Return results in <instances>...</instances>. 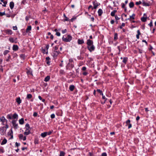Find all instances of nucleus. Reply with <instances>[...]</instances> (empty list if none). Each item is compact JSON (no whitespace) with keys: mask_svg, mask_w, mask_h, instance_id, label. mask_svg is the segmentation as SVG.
<instances>
[{"mask_svg":"<svg viewBox=\"0 0 156 156\" xmlns=\"http://www.w3.org/2000/svg\"><path fill=\"white\" fill-rule=\"evenodd\" d=\"M65 154V153L64 152L62 151H61L60 152L59 156H64Z\"/></svg>","mask_w":156,"mask_h":156,"instance_id":"34","label":"nucleus"},{"mask_svg":"<svg viewBox=\"0 0 156 156\" xmlns=\"http://www.w3.org/2000/svg\"><path fill=\"white\" fill-rule=\"evenodd\" d=\"M135 15L134 14H133L132 16H130V18H128V19H126V20H130V19H135Z\"/></svg>","mask_w":156,"mask_h":156,"instance_id":"16","label":"nucleus"},{"mask_svg":"<svg viewBox=\"0 0 156 156\" xmlns=\"http://www.w3.org/2000/svg\"><path fill=\"white\" fill-rule=\"evenodd\" d=\"M50 79L49 76H47L44 79V81L45 82H47L49 81Z\"/></svg>","mask_w":156,"mask_h":156,"instance_id":"23","label":"nucleus"},{"mask_svg":"<svg viewBox=\"0 0 156 156\" xmlns=\"http://www.w3.org/2000/svg\"><path fill=\"white\" fill-rule=\"evenodd\" d=\"M87 47L90 52H92L95 49V47L93 45L91 46H87Z\"/></svg>","mask_w":156,"mask_h":156,"instance_id":"2","label":"nucleus"},{"mask_svg":"<svg viewBox=\"0 0 156 156\" xmlns=\"http://www.w3.org/2000/svg\"><path fill=\"white\" fill-rule=\"evenodd\" d=\"M5 14V12H0V15L1 16H2Z\"/></svg>","mask_w":156,"mask_h":156,"instance_id":"49","label":"nucleus"},{"mask_svg":"<svg viewBox=\"0 0 156 156\" xmlns=\"http://www.w3.org/2000/svg\"><path fill=\"white\" fill-rule=\"evenodd\" d=\"M75 87L73 85H71L70 86L69 89L71 91H73Z\"/></svg>","mask_w":156,"mask_h":156,"instance_id":"21","label":"nucleus"},{"mask_svg":"<svg viewBox=\"0 0 156 156\" xmlns=\"http://www.w3.org/2000/svg\"><path fill=\"white\" fill-rule=\"evenodd\" d=\"M28 75H32V72L30 70H28L27 72Z\"/></svg>","mask_w":156,"mask_h":156,"instance_id":"37","label":"nucleus"},{"mask_svg":"<svg viewBox=\"0 0 156 156\" xmlns=\"http://www.w3.org/2000/svg\"><path fill=\"white\" fill-rule=\"evenodd\" d=\"M9 40L10 42L12 43H13L14 42L13 38L12 37L9 38Z\"/></svg>","mask_w":156,"mask_h":156,"instance_id":"36","label":"nucleus"},{"mask_svg":"<svg viewBox=\"0 0 156 156\" xmlns=\"http://www.w3.org/2000/svg\"><path fill=\"white\" fill-rule=\"evenodd\" d=\"M139 51L140 53H142V50L140 49H139Z\"/></svg>","mask_w":156,"mask_h":156,"instance_id":"64","label":"nucleus"},{"mask_svg":"<svg viewBox=\"0 0 156 156\" xmlns=\"http://www.w3.org/2000/svg\"><path fill=\"white\" fill-rule=\"evenodd\" d=\"M102 96V98H103V99H105V100L104 102V103H105V102L106 101V99L105 97V96H103V95Z\"/></svg>","mask_w":156,"mask_h":156,"instance_id":"57","label":"nucleus"},{"mask_svg":"<svg viewBox=\"0 0 156 156\" xmlns=\"http://www.w3.org/2000/svg\"><path fill=\"white\" fill-rule=\"evenodd\" d=\"M69 61L70 62H73V59L70 58L69 59Z\"/></svg>","mask_w":156,"mask_h":156,"instance_id":"63","label":"nucleus"},{"mask_svg":"<svg viewBox=\"0 0 156 156\" xmlns=\"http://www.w3.org/2000/svg\"><path fill=\"white\" fill-rule=\"evenodd\" d=\"M13 134V131H12V129H11V132H8V136H11V135H12Z\"/></svg>","mask_w":156,"mask_h":156,"instance_id":"40","label":"nucleus"},{"mask_svg":"<svg viewBox=\"0 0 156 156\" xmlns=\"http://www.w3.org/2000/svg\"><path fill=\"white\" fill-rule=\"evenodd\" d=\"M25 128L27 130H29L30 127L28 123H27L25 125Z\"/></svg>","mask_w":156,"mask_h":156,"instance_id":"27","label":"nucleus"},{"mask_svg":"<svg viewBox=\"0 0 156 156\" xmlns=\"http://www.w3.org/2000/svg\"><path fill=\"white\" fill-rule=\"evenodd\" d=\"M115 18L116 20H118L120 19V18H119L117 16H115Z\"/></svg>","mask_w":156,"mask_h":156,"instance_id":"61","label":"nucleus"},{"mask_svg":"<svg viewBox=\"0 0 156 156\" xmlns=\"http://www.w3.org/2000/svg\"><path fill=\"white\" fill-rule=\"evenodd\" d=\"M32 97V95L30 94H27V98L28 99H30Z\"/></svg>","mask_w":156,"mask_h":156,"instance_id":"29","label":"nucleus"},{"mask_svg":"<svg viewBox=\"0 0 156 156\" xmlns=\"http://www.w3.org/2000/svg\"><path fill=\"white\" fill-rule=\"evenodd\" d=\"M130 120H128L126 122V126H128V129H130L132 127V125L130 123Z\"/></svg>","mask_w":156,"mask_h":156,"instance_id":"6","label":"nucleus"},{"mask_svg":"<svg viewBox=\"0 0 156 156\" xmlns=\"http://www.w3.org/2000/svg\"><path fill=\"white\" fill-rule=\"evenodd\" d=\"M11 58V56L10 55H9L8 57V58L7 59H6V61H9V59Z\"/></svg>","mask_w":156,"mask_h":156,"instance_id":"60","label":"nucleus"},{"mask_svg":"<svg viewBox=\"0 0 156 156\" xmlns=\"http://www.w3.org/2000/svg\"><path fill=\"white\" fill-rule=\"evenodd\" d=\"M56 35L58 36H59L60 35V33L59 32H56Z\"/></svg>","mask_w":156,"mask_h":156,"instance_id":"51","label":"nucleus"},{"mask_svg":"<svg viewBox=\"0 0 156 156\" xmlns=\"http://www.w3.org/2000/svg\"><path fill=\"white\" fill-rule=\"evenodd\" d=\"M3 2V3H4V5H2V6H4V7H5V6H6V4H7V2Z\"/></svg>","mask_w":156,"mask_h":156,"instance_id":"50","label":"nucleus"},{"mask_svg":"<svg viewBox=\"0 0 156 156\" xmlns=\"http://www.w3.org/2000/svg\"><path fill=\"white\" fill-rule=\"evenodd\" d=\"M84 42L83 40H80V39L78 40V43L79 44H82Z\"/></svg>","mask_w":156,"mask_h":156,"instance_id":"12","label":"nucleus"},{"mask_svg":"<svg viewBox=\"0 0 156 156\" xmlns=\"http://www.w3.org/2000/svg\"><path fill=\"white\" fill-rule=\"evenodd\" d=\"M10 8L11 9H12L14 6V3L13 2H12L10 3L9 4Z\"/></svg>","mask_w":156,"mask_h":156,"instance_id":"10","label":"nucleus"},{"mask_svg":"<svg viewBox=\"0 0 156 156\" xmlns=\"http://www.w3.org/2000/svg\"><path fill=\"white\" fill-rule=\"evenodd\" d=\"M30 18V16H27L26 17V20L27 21L28 20H29V18Z\"/></svg>","mask_w":156,"mask_h":156,"instance_id":"53","label":"nucleus"},{"mask_svg":"<svg viewBox=\"0 0 156 156\" xmlns=\"http://www.w3.org/2000/svg\"><path fill=\"white\" fill-rule=\"evenodd\" d=\"M6 33L8 34L11 35L12 34V31L11 30H6Z\"/></svg>","mask_w":156,"mask_h":156,"instance_id":"13","label":"nucleus"},{"mask_svg":"<svg viewBox=\"0 0 156 156\" xmlns=\"http://www.w3.org/2000/svg\"><path fill=\"white\" fill-rule=\"evenodd\" d=\"M147 17H143L141 18V20L143 22H145L147 20Z\"/></svg>","mask_w":156,"mask_h":156,"instance_id":"19","label":"nucleus"},{"mask_svg":"<svg viewBox=\"0 0 156 156\" xmlns=\"http://www.w3.org/2000/svg\"><path fill=\"white\" fill-rule=\"evenodd\" d=\"M15 144H16V146H17V147H18V146H19L20 145V144L18 143L17 142Z\"/></svg>","mask_w":156,"mask_h":156,"instance_id":"58","label":"nucleus"},{"mask_svg":"<svg viewBox=\"0 0 156 156\" xmlns=\"http://www.w3.org/2000/svg\"><path fill=\"white\" fill-rule=\"evenodd\" d=\"M137 34L136 35V38L138 39L139 38V35L140 34V33L139 30H137Z\"/></svg>","mask_w":156,"mask_h":156,"instance_id":"22","label":"nucleus"},{"mask_svg":"<svg viewBox=\"0 0 156 156\" xmlns=\"http://www.w3.org/2000/svg\"><path fill=\"white\" fill-rule=\"evenodd\" d=\"M125 25V24L124 23H122V25L120 27V29H122V27H124Z\"/></svg>","mask_w":156,"mask_h":156,"instance_id":"45","label":"nucleus"},{"mask_svg":"<svg viewBox=\"0 0 156 156\" xmlns=\"http://www.w3.org/2000/svg\"><path fill=\"white\" fill-rule=\"evenodd\" d=\"M134 4L133 2H131L129 3V6L130 8H133L134 6Z\"/></svg>","mask_w":156,"mask_h":156,"instance_id":"26","label":"nucleus"},{"mask_svg":"<svg viewBox=\"0 0 156 156\" xmlns=\"http://www.w3.org/2000/svg\"><path fill=\"white\" fill-rule=\"evenodd\" d=\"M12 116L11 114H9L7 116V118L9 119H12Z\"/></svg>","mask_w":156,"mask_h":156,"instance_id":"35","label":"nucleus"},{"mask_svg":"<svg viewBox=\"0 0 156 156\" xmlns=\"http://www.w3.org/2000/svg\"><path fill=\"white\" fill-rule=\"evenodd\" d=\"M9 52V50H5L4 52V53H3V54L4 55H6L7 53H8Z\"/></svg>","mask_w":156,"mask_h":156,"instance_id":"39","label":"nucleus"},{"mask_svg":"<svg viewBox=\"0 0 156 156\" xmlns=\"http://www.w3.org/2000/svg\"><path fill=\"white\" fill-rule=\"evenodd\" d=\"M118 39V35L117 33H115L114 34V40H116Z\"/></svg>","mask_w":156,"mask_h":156,"instance_id":"33","label":"nucleus"},{"mask_svg":"<svg viewBox=\"0 0 156 156\" xmlns=\"http://www.w3.org/2000/svg\"><path fill=\"white\" fill-rule=\"evenodd\" d=\"M7 140L5 139H4L2 140V145H3L7 143Z\"/></svg>","mask_w":156,"mask_h":156,"instance_id":"25","label":"nucleus"},{"mask_svg":"<svg viewBox=\"0 0 156 156\" xmlns=\"http://www.w3.org/2000/svg\"><path fill=\"white\" fill-rule=\"evenodd\" d=\"M60 52L57 51H54L53 53V56L54 57H56L59 54Z\"/></svg>","mask_w":156,"mask_h":156,"instance_id":"7","label":"nucleus"},{"mask_svg":"<svg viewBox=\"0 0 156 156\" xmlns=\"http://www.w3.org/2000/svg\"><path fill=\"white\" fill-rule=\"evenodd\" d=\"M98 15L99 16H101L103 13L102 10L101 9H99L98 10Z\"/></svg>","mask_w":156,"mask_h":156,"instance_id":"18","label":"nucleus"},{"mask_svg":"<svg viewBox=\"0 0 156 156\" xmlns=\"http://www.w3.org/2000/svg\"><path fill=\"white\" fill-rule=\"evenodd\" d=\"M12 49L14 51H16L18 49V47L17 45H14L13 46Z\"/></svg>","mask_w":156,"mask_h":156,"instance_id":"9","label":"nucleus"},{"mask_svg":"<svg viewBox=\"0 0 156 156\" xmlns=\"http://www.w3.org/2000/svg\"><path fill=\"white\" fill-rule=\"evenodd\" d=\"M23 135L22 134H20L19 135V137L20 139H23Z\"/></svg>","mask_w":156,"mask_h":156,"instance_id":"41","label":"nucleus"},{"mask_svg":"<svg viewBox=\"0 0 156 156\" xmlns=\"http://www.w3.org/2000/svg\"><path fill=\"white\" fill-rule=\"evenodd\" d=\"M0 120L2 123H4L7 122V120L5 119L4 116H2L0 118Z\"/></svg>","mask_w":156,"mask_h":156,"instance_id":"8","label":"nucleus"},{"mask_svg":"<svg viewBox=\"0 0 156 156\" xmlns=\"http://www.w3.org/2000/svg\"><path fill=\"white\" fill-rule=\"evenodd\" d=\"M142 4L143 5L145 6H149L150 5L149 4L147 3H146V2H143L142 3Z\"/></svg>","mask_w":156,"mask_h":156,"instance_id":"32","label":"nucleus"},{"mask_svg":"<svg viewBox=\"0 0 156 156\" xmlns=\"http://www.w3.org/2000/svg\"><path fill=\"white\" fill-rule=\"evenodd\" d=\"M149 25L150 26V27H151L152 26V21H151L149 24Z\"/></svg>","mask_w":156,"mask_h":156,"instance_id":"59","label":"nucleus"},{"mask_svg":"<svg viewBox=\"0 0 156 156\" xmlns=\"http://www.w3.org/2000/svg\"><path fill=\"white\" fill-rule=\"evenodd\" d=\"M93 42L92 40H91L90 39H88L87 41V46H91L93 44Z\"/></svg>","mask_w":156,"mask_h":156,"instance_id":"5","label":"nucleus"},{"mask_svg":"<svg viewBox=\"0 0 156 156\" xmlns=\"http://www.w3.org/2000/svg\"><path fill=\"white\" fill-rule=\"evenodd\" d=\"M96 90L97 92L100 93L101 95H103V94L102 93V92L101 90H100V89H97Z\"/></svg>","mask_w":156,"mask_h":156,"instance_id":"38","label":"nucleus"},{"mask_svg":"<svg viewBox=\"0 0 156 156\" xmlns=\"http://www.w3.org/2000/svg\"><path fill=\"white\" fill-rule=\"evenodd\" d=\"M17 29V27L16 26H14L13 27V29L14 30H16Z\"/></svg>","mask_w":156,"mask_h":156,"instance_id":"56","label":"nucleus"},{"mask_svg":"<svg viewBox=\"0 0 156 156\" xmlns=\"http://www.w3.org/2000/svg\"><path fill=\"white\" fill-rule=\"evenodd\" d=\"M93 3L94 5L93 8L94 9H95L97 8V7L99 5L98 4V3H95L94 2H93Z\"/></svg>","mask_w":156,"mask_h":156,"instance_id":"17","label":"nucleus"},{"mask_svg":"<svg viewBox=\"0 0 156 156\" xmlns=\"http://www.w3.org/2000/svg\"><path fill=\"white\" fill-rule=\"evenodd\" d=\"M16 121L13 120H12V124L13 126L14 127V128L15 129H17L18 128V124L16 123Z\"/></svg>","mask_w":156,"mask_h":156,"instance_id":"3","label":"nucleus"},{"mask_svg":"<svg viewBox=\"0 0 156 156\" xmlns=\"http://www.w3.org/2000/svg\"><path fill=\"white\" fill-rule=\"evenodd\" d=\"M86 68L85 67H83L82 68V69L83 71H84V70H86Z\"/></svg>","mask_w":156,"mask_h":156,"instance_id":"62","label":"nucleus"},{"mask_svg":"<svg viewBox=\"0 0 156 156\" xmlns=\"http://www.w3.org/2000/svg\"><path fill=\"white\" fill-rule=\"evenodd\" d=\"M116 11L115 10H114L111 13V15L112 16H114L115 15V13L116 12Z\"/></svg>","mask_w":156,"mask_h":156,"instance_id":"31","label":"nucleus"},{"mask_svg":"<svg viewBox=\"0 0 156 156\" xmlns=\"http://www.w3.org/2000/svg\"><path fill=\"white\" fill-rule=\"evenodd\" d=\"M91 8H92V10H93L94 9L92 7V6L91 5H90L88 7V9L89 10Z\"/></svg>","mask_w":156,"mask_h":156,"instance_id":"54","label":"nucleus"},{"mask_svg":"<svg viewBox=\"0 0 156 156\" xmlns=\"http://www.w3.org/2000/svg\"><path fill=\"white\" fill-rule=\"evenodd\" d=\"M47 133H48L47 132L41 133V136L43 138L45 137L47 135Z\"/></svg>","mask_w":156,"mask_h":156,"instance_id":"14","label":"nucleus"},{"mask_svg":"<svg viewBox=\"0 0 156 156\" xmlns=\"http://www.w3.org/2000/svg\"><path fill=\"white\" fill-rule=\"evenodd\" d=\"M24 122V119L23 118L21 119L19 121L20 124L21 125L23 124Z\"/></svg>","mask_w":156,"mask_h":156,"instance_id":"24","label":"nucleus"},{"mask_svg":"<svg viewBox=\"0 0 156 156\" xmlns=\"http://www.w3.org/2000/svg\"><path fill=\"white\" fill-rule=\"evenodd\" d=\"M18 116V115L16 113H14L12 116V118L13 119H17Z\"/></svg>","mask_w":156,"mask_h":156,"instance_id":"28","label":"nucleus"},{"mask_svg":"<svg viewBox=\"0 0 156 156\" xmlns=\"http://www.w3.org/2000/svg\"><path fill=\"white\" fill-rule=\"evenodd\" d=\"M16 101L19 104H20L21 102V101L20 97L16 99Z\"/></svg>","mask_w":156,"mask_h":156,"instance_id":"11","label":"nucleus"},{"mask_svg":"<svg viewBox=\"0 0 156 156\" xmlns=\"http://www.w3.org/2000/svg\"><path fill=\"white\" fill-rule=\"evenodd\" d=\"M101 156H107V154L105 152L101 154Z\"/></svg>","mask_w":156,"mask_h":156,"instance_id":"46","label":"nucleus"},{"mask_svg":"<svg viewBox=\"0 0 156 156\" xmlns=\"http://www.w3.org/2000/svg\"><path fill=\"white\" fill-rule=\"evenodd\" d=\"M31 29V26H28L26 30V32L28 33L29 31Z\"/></svg>","mask_w":156,"mask_h":156,"instance_id":"20","label":"nucleus"},{"mask_svg":"<svg viewBox=\"0 0 156 156\" xmlns=\"http://www.w3.org/2000/svg\"><path fill=\"white\" fill-rule=\"evenodd\" d=\"M30 133V130H27L26 129L24 133V134L25 135H28Z\"/></svg>","mask_w":156,"mask_h":156,"instance_id":"15","label":"nucleus"},{"mask_svg":"<svg viewBox=\"0 0 156 156\" xmlns=\"http://www.w3.org/2000/svg\"><path fill=\"white\" fill-rule=\"evenodd\" d=\"M68 65L70 66L72 68L74 67V65L72 64H70V62L68 64Z\"/></svg>","mask_w":156,"mask_h":156,"instance_id":"42","label":"nucleus"},{"mask_svg":"<svg viewBox=\"0 0 156 156\" xmlns=\"http://www.w3.org/2000/svg\"><path fill=\"white\" fill-rule=\"evenodd\" d=\"M60 73L62 74H64L65 73V72L64 70L62 69L60 71Z\"/></svg>","mask_w":156,"mask_h":156,"instance_id":"43","label":"nucleus"},{"mask_svg":"<svg viewBox=\"0 0 156 156\" xmlns=\"http://www.w3.org/2000/svg\"><path fill=\"white\" fill-rule=\"evenodd\" d=\"M1 134L2 135H4L6 133V129H5V127H2L1 128Z\"/></svg>","mask_w":156,"mask_h":156,"instance_id":"4","label":"nucleus"},{"mask_svg":"<svg viewBox=\"0 0 156 156\" xmlns=\"http://www.w3.org/2000/svg\"><path fill=\"white\" fill-rule=\"evenodd\" d=\"M51 118H52V119H53L55 117V115L54 114H52L51 115Z\"/></svg>","mask_w":156,"mask_h":156,"instance_id":"48","label":"nucleus"},{"mask_svg":"<svg viewBox=\"0 0 156 156\" xmlns=\"http://www.w3.org/2000/svg\"><path fill=\"white\" fill-rule=\"evenodd\" d=\"M72 37L70 35H68L66 37H65L64 36H63L62 37V39L63 41L65 42H69L72 40Z\"/></svg>","mask_w":156,"mask_h":156,"instance_id":"1","label":"nucleus"},{"mask_svg":"<svg viewBox=\"0 0 156 156\" xmlns=\"http://www.w3.org/2000/svg\"><path fill=\"white\" fill-rule=\"evenodd\" d=\"M128 58H127L124 57L123 58V60L122 62L125 64L126 63L127 61Z\"/></svg>","mask_w":156,"mask_h":156,"instance_id":"30","label":"nucleus"},{"mask_svg":"<svg viewBox=\"0 0 156 156\" xmlns=\"http://www.w3.org/2000/svg\"><path fill=\"white\" fill-rule=\"evenodd\" d=\"M62 32L63 34H64L67 32V30L66 29L62 30Z\"/></svg>","mask_w":156,"mask_h":156,"instance_id":"47","label":"nucleus"},{"mask_svg":"<svg viewBox=\"0 0 156 156\" xmlns=\"http://www.w3.org/2000/svg\"><path fill=\"white\" fill-rule=\"evenodd\" d=\"M142 2L140 1L138 2H136V4L137 5H138L141 4Z\"/></svg>","mask_w":156,"mask_h":156,"instance_id":"44","label":"nucleus"},{"mask_svg":"<svg viewBox=\"0 0 156 156\" xmlns=\"http://www.w3.org/2000/svg\"><path fill=\"white\" fill-rule=\"evenodd\" d=\"M37 113L36 112H34V114H33V116H36L37 115Z\"/></svg>","mask_w":156,"mask_h":156,"instance_id":"55","label":"nucleus"},{"mask_svg":"<svg viewBox=\"0 0 156 156\" xmlns=\"http://www.w3.org/2000/svg\"><path fill=\"white\" fill-rule=\"evenodd\" d=\"M125 4L123 3L122 4V7L123 8H125Z\"/></svg>","mask_w":156,"mask_h":156,"instance_id":"52","label":"nucleus"}]
</instances>
